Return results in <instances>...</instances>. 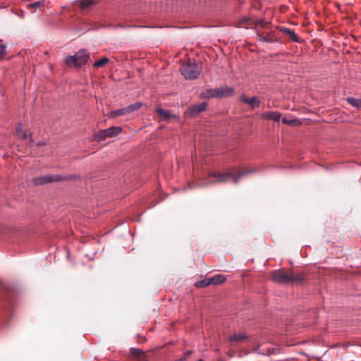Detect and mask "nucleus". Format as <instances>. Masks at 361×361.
Here are the masks:
<instances>
[{"mask_svg":"<svg viewBox=\"0 0 361 361\" xmlns=\"http://www.w3.org/2000/svg\"><path fill=\"white\" fill-rule=\"evenodd\" d=\"M256 169H245L239 171L237 174L229 172L226 173H214L209 175L210 178H214V180H211V183H224L228 181L230 178L233 179V182L237 183L238 180L244 176L249 175L252 173L255 172Z\"/></svg>","mask_w":361,"mask_h":361,"instance_id":"1","label":"nucleus"},{"mask_svg":"<svg viewBox=\"0 0 361 361\" xmlns=\"http://www.w3.org/2000/svg\"><path fill=\"white\" fill-rule=\"evenodd\" d=\"M90 54L85 49L78 51L75 55L68 56L66 63L70 67L80 68L85 65L90 59Z\"/></svg>","mask_w":361,"mask_h":361,"instance_id":"2","label":"nucleus"},{"mask_svg":"<svg viewBox=\"0 0 361 361\" xmlns=\"http://www.w3.org/2000/svg\"><path fill=\"white\" fill-rule=\"evenodd\" d=\"M201 66L196 63H189L184 64L181 68V74L185 77V79H195L201 73Z\"/></svg>","mask_w":361,"mask_h":361,"instance_id":"3","label":"nucleus"},{"mask_svg":"<svg viewBox=\"0 0 361 361\" xmlns=\"http://www.w3.org/2000/svg\"><path fill=\"white\" fill-rule=\"evenodd\" d=\"M271 279L277 283H288L293 282V274H289L283 271L279 270L272 273Z\"/></svg>","mask_w":361,"mask_h":361,"instance_id":"4","label":"nucleus"},{"mask_svg":"<svg viewBox=\"0 0 361 361\" xmlns=\"http://www.w3.org/2000/svg\"><path fill=\"white\" fill-rule=\"evenodd\" d=\"M59 176L47 175L44 176L37 177L32 180V183L35 185H43L45 183L56 182L62 180Z\"/></svg>","mask_w":361,"mask_h":361,"instance_id":"5","label":"nucleus"},{"mask_svg":"<svg viewBox=\"0 0 361 361\" xmlns=\"http://www.w3.org/2000/svg\"><path fill=\"white\" fill-rule=\"evenodd\" d=\"M207 106V104L205 102H202V103H200L197 105L191 106L187 109V111L185 112V115L187 116L191 117V118L195 117L200 113L204 111L206 109Z\"/></svg>","mask_w":361,"mask_h":361,"instance_id":"6","label":"nucleus"},{"mask_svg":"<svg viewBox=\"0 0 361 361\" xmlns=\"http://www.w3.org/2000/svg\"><path fill=\"white\" fill-rule=\"evenodd\" d=\"M122 132V128L121 127H111L109 128L102 130L100 132V136L102 138H105L106 137H113L114 136L118 135Z\"/></svg>","mask_w":361,"mask_h":361,"instance_id":"7","label":"nucleus"},{"mask_svg":"<svg viewBox=\"0 0 361 361\" xmlns=\"http://www.w3.org/2000/svg\"><path fill=\"white\" fill-rule=\"evenodd\" d=\"M240 102L248 104L252 109L258 108L260 105V101L258 97H247L245 95L242 94L240 97Z\"/></svg>","mask_w":361,"mask_h":361,"instance_id":"8","label":"nucleus"},{"mask_svg":"<svg viewBox=\"0 0 361 361\" xmlns=\"http://www.w3.org/2000/svg\"><path fill=\"white\" fill-rule=\"evenodd\" d=\"M202 98L221 97L220 89H209L201 93Z\"/></svg>","mask_w":361,"mask_h":361,"instance_id":"9","label":"nucleus"},{"mask_svg":"<svg viewBox=\"0 0 361 361\" xmlns=\"http://www.w3.org/2000/svg\"><path fill=\"white\" fill-rule=\"evenodd\" d=\"M262 118L266 120L279 121L281 118V114L278 111H267L262 114Z\"/></svg>","mask_w":361,"mask_h":361,"instance_id":"10","label":"nucleus"},{"mask_svg":"<svg viewBox=\"0 0 361 361\" xmlns=\"http://www.w3.org/2000/svg\"><path fill=\"white\" fill-rule=\"evenodd\" d=\"M210 280V284L212 285H219L223 283L226 280V276L224 274H216L214 276L209 277Z\"/></svg>","mask_w":361,"mask_h":361,"instance_id":"11","label":"nucleus"},{"mask_svg":"<svg viewBox=\"0 0 361 361\" xmlns=\"http://www.w3.org/2000/svg\"><path fill=\"white\" fill-rule=\"evenodd\" d=\"M156 111L157 112L160 118L163 121H169L173 117L169 111H166L162 108H157ZM173 117H176V116H173Z\"/></svg>","mask_w":361,"mask_h":361,"instance_id":"12","label":"nucleus"},{"mask_svg":"<svg viewBox=\"0 0 361 361\" xmlns=\"http://www.w3.org/2000/svg\"><path fill=\"white\" fill-rule=\"evenodd\" d=\"M16 135L18 139L26 140L30 135H28L26 130L23 129L22 125L19 124L16 129Z\"/></svg>","mask_w":361,"mask_h":361,"instance_id":"13","label":"nucleus"},{"mask_svg":"<svg viewBox=\"0 0 361 361\" xmlns=\"http://www.w3.org/2000/svg\"><path fill=\"white\" fill-rule=\"evenodd\" d=\"M127 114H128L127 107H124V108H122L120 109L110 111L109 114V117L114 118V117L120 116L125 115Z\"/></svg>","mask_w":361,"mask_h":361,"instance_id":"14","label":"nucleus"},{"mask_svg":"<svg viewBox=\"0 0 361 361\" xmlns=\"http://www.w3.org/2000/svg\"><path fill=\"white\" fill-rule=\"evenodd\" d=\"M247 337L244 333L235 334L229 337L230 342H241L246 340Z\"/></svg>","mask_w":361,"mask_h":361,"instance_id":"15","label":"nucleus"},{"mask_svg":"<svg viewBox=\"0 0 361 361\" xmlns=\"http://www.w3.org/2000/svg\"><path fill=\"white\" fill-rule=\"evenodd\" d=\"M79 3L80 8L85 10L95 5L97 1L94 0H79Z\"/></svg>","mask_w":361,"mask_h":361,"instance_id":"16","label":"nucleus"},{"mask_svg":"<svg viewBox=\"0 0 361 361\" xmlns=\"http://www.w3.org/2000/svg\"><path fill=\"white\" fill-rule=\"evenodd\" d=\"M46 4V1L45 0H39V1H35V2H32V3H30V4H28L27 5V9H36V8H42L43 6H44Z\"/></svg>","mask_w":361,"mask_h":361,"instance_id":"17","label":"nucleus"},{"mask_svg":"<svg viewBox=\"0 0 361 361\" xmlns=\"http://www.w3.org/2000/svg\"><path fill=\"white\" fill-rule=\"evenodd\" d=\"M282 31L285 33V34H287L288 35L289 37L293 41V42H298L299 41V39H298V37L297 36V35L295 33V32L292 30H290V28H287V27H283L282 29Z\"/></svg>","mask_w":361,"mask_h":361,"instance_id":"18","label":"nucleus"},{"mask_svg":"<svg viewBox=\"0 0 361 361\" xmlns=\"http://www.w3.org/2000/svg\"><path fill=\"white\" fill-rule=\"evenodd\" d=\"M347 102L357 109H361V99L348 97Z\"/></svg>","mask_w":361,"mask_h":361,"instance_id":"19","label":"nucleus"},{"mask_svg":"<svg viewBox=\"0 0 361 361\" xmlns=\"http://www.w3.org/2000/svg\"><path fill=\"white\" fill-rule=\"evenodd\" d=\"M221 97L224 96L232 95L234 92V90L231 87H225L220 89Z\"/></svg>","mask_w":361,"mask_h":361,"instance_id":"20","label":"nucleus"},{"mask_svg":"<svg viewBox=\"0 0 361 361\" xmlns=\"http://www.w3.org/2000/svg\"><path fill=\"white\" fill-rule=\"evenodd\" d=\"M259 40L264 42H274L276 40L271 33H269L267 36H263L262 35H258Z\"/></svg>","mask_w":361,"mask_h":361,"instance_id":"21","label":"nucleus"},{"mask_svg":"<svg viewBox=\"0 0 361 361\" xmlns=\"http://www.w3.org/2000/svg\"><path fill=\"white\" fill-rule=\"evenodd\" d=\"M109 61V58L103 57L102 59L97 61L94 63L93 66L94 68H100L104 66Z\"/></svg>","mask_w":361,"mask_h":361,"instance_id":"22","label":"nucleus"},{"mask_svg":"<svg viewBox=\"0 0 361 361\" xmlns=\"http://www.w3.org/2000/svg\"><path fill=\"white\" fill-rule=\"evenodd\" d=\"M209 285H211L209 278H206L204 279L197 281L195 284V286L197 288H204V287H207Z\"/></svg>","mask_w":361,"mask_h":361,"instance_id":"23","label":"nucleus"},{"mask_svg":"<svg viewBox=\"0 0 361 361\" xmlns=\"http://www.w3.org/2000/svg\"><path fill=\"white\" fill-rule=\"evenodd\" d=\"M142 105H143V104L142 102H135L133 104H130V105L126 106L128 114L131 113L134 111L138 110L139 109H140L142 106Z\"/></svg>","mask_w":361,"mask_h":361,"instance_id":"24","label":"nucleus"},{"mask_svg":"<svg viewBox=\"0 0 361 361\" xmlns=\"http://www.w3.org/2000/svg\"><path fill=\"white\" fill-rule=\"evenodd\" d=\"M282 122L289 126L298 125L300 122L295 119H288V118H283Z\"/></svg>","mask_w":361,"mask_h":361,"instance_id":"25","label":"nucleus"},{"mask_svg":"<svg viewBox=\"0 0 361 361\" xmlns=\"http://www.w3.org/2000/svg\"><path fill=\"white\" fill-rule=\"evenodd\" d=\"M304 279V275L302 273H298L293 274V281H301Z\"/></svg>","mask_w":361,"mask_h":361,"instance_id":"26","label":"nucleus"},{"mask_svg":"<svg viewBox=\"0 0 361 361\" xmlns=\"http://www.w3.org/2000/svg\"><path fill=\"white\" fill-rule=\"evenodd\" d=\"M131 353L133 355L137 357L143 354V351L137 348H131Z\"/></svg>","mask_w":361,"mask_h":361,"instance_id":"27","label":"nucleus"},{"mask_svg":"<svg viewBox=\"0 0 361 361\" xmlns=\"http://www.w3.org/2000/svg\"><path fill=\"white\" fill-rule=\"evenodd\" d=\"M6 47L5 45L0 44V59L3 58L6 53Z\"/></svg>","mask_w":361,"mask_h":361,"instance_id":"28","label":"nucleus"},{"mask_svg":"<svg viewBox=\"0 0 361 361\" xmlns=\"http://www.w3.org/2000/svg\"><path fill=\"white\" fill-rule=\"evenodd\" d=\"M198 361H202V360H199Z\"/></svg>","mask_w":361,"mask_h":361,"instance_id":"29","label":"nucleus"}]
</instances>
